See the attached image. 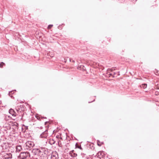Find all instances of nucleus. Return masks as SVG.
<instances>
[{
	"instance_id": "f257e3e1",
	"label": "nucleus",
	"mask_w": 159,
	"mask_h": 159,
	"mask_svg": "<svg viewBox=\"0 0 159 159\" xmlns=\"http://www.w3.org/2000/svg\"><path fill=\"white\" fill-rule=\"evenodd\" d=\"M26 148L27 149H30V148H32L34 145L33 142L31 141H28L25 143Z\"/></svg>"
},
{
	"instance_id": "f03ea898",
	"label": "nucleus",
	"mask_w": 159,
	"mask_h": 159,
	"mask_svg": "<svg viewBox=\"0 0 159 159\" xmlns=\"http://www.w3.org/2000/svg\"><path fill=\"white\" fill-rule=\"evenodd\" d=\"M30 155L28 152H21L19 155V157L21 159H25L30 157Z\"/></svg>"
},
{
	"instance_id": "7ed1b4c3",
	"label": "nucleus",
	"mask_w": 159,
	"mask_h": 159,
	"mask_svg": "<svg viewBox=\"0 0 159 159\" xmlns=\"http://www.w3.org/2000/svg\"><path fill=\"white\" fill-rule=\"evenodd\" d=\"M32 152L35 155H40L42 152L39 148H34L32 151Z\"/></svg>"
},
{
	"instance_id": "20e7f679",
	"label": "nucleus",
	"mask_w": 159,
	"mask_h": 159,
	"mask_svg": "<svg viewBox=\"0 0 159 159\" xmlns=\"http://www.w3.org/2000/svg\"><path fill=\"white\" fill-rule=\"evenodd\" d=\"M58 154L56 151L53 152L51 154L50 159H58Z\"/></svg>"
},
{
	"instance_id": "39448f33",
	"label": "nucleus",
	"mask_w": 159,
	"mask_h": 159,
	"mask_svg": "<svg viewBox=\"0 0 159 159\" xmlns=\"http://www.w3.org/2000/svg\"><path fill=\"white\" fill-rule=\"evenodd\" d=\"M48 130H45L44 132L41 134L40 135V137L41 138H47L48 135V133H47Z\"/></svg>"
},
{
	"instance_id": "423d86ee",
	"label": "nucleus",
	"mask_w": 159,
	"mask_h": 159,
	"mask_svg": "<svg viewBox=\"0 0 159 159\" xmlns=\"http://www.w3.org/2000/svg\"><path fill=\"white\" fill-rule=\"evenodd\" d=\"M3 157L5 159L11 158H12V154L10 153H5Z\"/></svg>"
},
{
	"instance_id": "0eeeda50",
	"label": "nucleus",
	"mask_w": 159,
	"mask_h": 159,
	"mask_svg": "<svg viewBox=\"0 0 159 159\" xmlns=\"http://www.w3.org/2000/svg\"><path fill=\"white\" fill-rule=\"evenodd\" d=\"M9 113L12 116H16L17 114L15 111L12 109H10L9 110Z\"/></svg>"
},
{
	"instance_id": "6e6552de",
	"label": "nucleus",
	"mask_w": 159,
	"mask_h": 159,
	"mask_svg": "<svg viewBox=\"0 0 159 159\" xmlns=\"http://www.w3.org/2000/svg\"><path fill=\"white\" fill-rule=\"evenodd\" d=\"M16 112L18 113H20L22 111V109L20 106H18L16 108Z\"/></svg>"
},
{
	"instance_id": "1a4fd4ad",
	"label": "nucleus",
	"mask_w": 159,
	"mask_h": 159,
	"mask_svg": "<svg viewBox=\"0 0 159 159\" xmlns=\"http://www.w3.org/2000/svg\"><path fill=\"white\" fill-rule=\"evenodd\" d=\"M69 154L73 157H76L77 156V154L74 152V150H72L70 151L69 153Z\"/></svg>"
},
{
	"instance_id": "9d476101",
	"label": "nucleus",
	"mask_w": 159,
	"mask_h": 159,
	"mask_svg": "<svg viewBox=\"0 0 159 159\" xmlns=\"http://www.w3.org/2000/svg\"><path fill=\"white\" fill-rule=\"evenodd\" d=\"M22 149L21 146L20 145L17 146L16 148V151L17 152H19Z\"/></svg>"
},
{
	"instance_id": "9b49d317",
	"label": "nucleus",
	"mask_w": 159,
	"mask_h": 159,
	"mask_svg": "<svg viewBox=\"0 0 159 159\" xmlns=\"http://www.w3.org/2000/svg\"><path fill=\"white\" fill-rule=\"evenodd\" d=\"M49 142L51 145H52L55 143V141L53 139H50Z\"/></svg>"
},
{
	"instance_id": "f8f14e48",
	"label": "nucleus",
	"mask_w": 159,
	"mask_h": 159,
	"mask_svg": "<svg viewBox=\"0 0 159 159\" xmlns=\"http://www.w3.org/2000/svg\"><path fill=\"white\" fill-rule=\"evenodd\" d=\"M75 147L80 149H82V148L81 146V145H79L76 143L75 144Z\"/></svg>"
},
{
	"instance_id": "ddd939ff",
	"label": "nucleus",
	"mask_w": 159,
	"mask_h": 159,
	"mask_svg": "<svg viewBox=\"0 0 159 159\" xmlns=\"http://www.w3.org/2000/svg\"><path fill=\"white\" fill-rule=\"evenodd\" d=\"M22 129L24 128L25 129V131L27 129H28V126H25L24 125H23L22 126Z\"/></svg>"
},
{
	"instance_id": "4468645a",
	"label": "nucleus",
	"mask_w": 159,
	"mask_h": 159,
	"mask_svg": "<svg viewBox=\"0 0 159 159\" xmlns=\"http://www.w3.org/2000/svg\"><path fill=\"white\" fill-rule=\"evenodd\" d=\"M116 74H117V75H119V72H118L117 73H116L115 72H113L112 73H111L110 74V75H116Z\"/></svg>"
},
{
	"instance_id": "2eb2a0df",
	"label": "nucleus",
	"mask_w": 159,
	"mask_h": 159,
	"mask_svg": "<svg viewBox=\"0 0 159 159\" xmlns=\"http://www.w3.org/2000/svg\"><path fill=\"white\" fill-rule=\"evenodd\" d=\"M147 86V84H143L141 86V87H143L144 89L146 88Z\"/></svg>"
},
{
	"instance_id": "dca6fc26",
	"label": "nucleus",
	"mask_w": 159,
	"mask_h": 159,
	"mask_svg": "<svg viewBox=\"0 0 159 159\" xmlns=\"http://www.w3.org/2000/svg\"><path fill=\"white\" fill-rule=\"evenodd\" d=\"M5 64L4 63H3V62H1L0 63V67L1 68H2V67H3V65H5Z\"/></svg>"
},
{
	"instance_id": "f3484780",
	"label": "nucleus",
	"mask_w": 159,
	"mask_h": 159,
	"mask_svg": "<svg viewBox=\"0 0 159 159\" xmlns=\"http://www.w3.org/2000/svg\"><path fill=\"white\" fill-rule=\"evenodd\" d=\"M97 143L98 145L99 146H101V144L100 143V142L98 140L97 141Z\"/></svg>"
},
{
	"instance_id": "a211bd4d",
	"label": "nucleus",
	"mask_w": 159,
	"mask_h": 159,
	"mask_svg": "<svg viewBox=\"0 0 159 159\" xmlns=\"http://www.w3.org/2000/svg\"><path fill=\"white\" fill-rule=\"evenodd\" d=\"M52 26V25H50L48 26V29H50Z\"/></svg>"
},
{
	"instance_id": "6ab92c4d",
	"label": "nucleus",
	"mask_w": 159,
	"mask_h": 159,
	"mask_svg": "<svg viewBox=\"0 0 159 159\" xmlns=\"http://www.w3.org/2000/svg\"><path fill=\"white\" fill-rule=\"evenodd\" d=\"M157 75H159V71H157V73H155Z\"/></svg>"
},
{
	"instance_id": "aec40b11",
	"label": "nucleus",
	"mask_w": 159,
	"mask_h": 159,
	"mask_svg": "<svg viewBox=\"0 0 159 159\" xmlns=\"http://www.w3.org/2000/svg\"><path fill=\"white\" fill-rule=\"evenodd\" d=\"M114 70V69L113 68H112L111 69V71H112Z\"/></svg>"
},
{
	"instance_id": "412c9836",
	"label": "nucleus",
	"mask_w": 159,
	"mask_h": 159,
	"mask_svg": "<svg viewBox=\"0 0 159 159\" xmlns=\"http://www.w3.org/2000/svg\"><path fill=\"white\" fill-rule=\"evenodd\" d=\"M101 154V152H100L98 153V154L99 155V154Z\"/></svg>"
},
{
	"instance_id": "4be33fe9",
	"label": "nucleus",
	"mask_w": 159,
	"mask_h": 159,
	"mask_svg": "<svg viewBox=\"0 0 159 159\" xmlns=\"http://www.w3.org/2000/svg\"><path fill=\"white\" fill-rule=\"evenodd\" d=\"M72 62H73V63H75V60H73L72 61Z\"/></svg>"
},
{
	"instance_id": "5701e85b",
	"label": "nucleus",
	"mask_w": 159,
	"mask_h": 159,
	"mask_svg": "<svg viewBox=\"0 0 159 159\" xmlns=\"http://www.w3.org/2000/svg\"><path fill=\"white\" fill-rule=\"evenodd\" d=\"M69 61H70V62L71 61V59L69 58Z\"/></svg>"
},
{
	"instance_id": "b1692460",
	"label": "nucleus",
	"mask_w": 159,
	"mask_h": 159,
	"mask_svg": "<svg viewBox=\"0 0 159 159\" xmlns=\"http://www.w3.org/2000/svg\"><path fill=\"white\" fill-rule=\"evenodd\" d=\"M12 92H10L9 93V94H10V93H11V94H12Z\"/></svg>"
},
{
	"instance_id": "393cba45",
	"label": "nucleus",
	"mask_w": 159,
	"mask_h": 159,
	"mask_svg": "<svg viewBox=\"0 0 159 159\" xmlns=\"http://www.w3.org/2000/svg\"><path fill=\"white\" fill-rule=\"evenodd\" d=\"M43 118H46V117H43Z\"/></svg>"
},
{
	"instance_id": "a878e982",
	"label": "nucleus",
	"mask_w": 159,
	"mask_h": 159,
	"mask_svg": "<svg viewBox=\"0 0 159 159\" xmlns=\"http://www.w3.org/2000/svg\"><path fill=\"white\" fill-rule=\"evenodd\" d=\"M90 102H89V103H90Z\"/></svg>"
}]
</instances>
